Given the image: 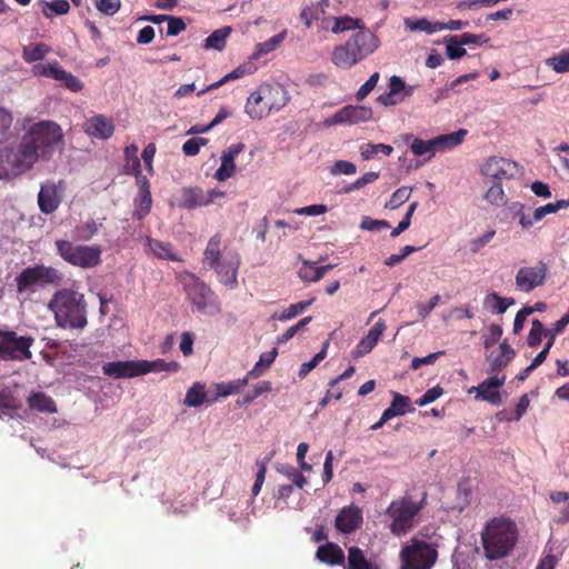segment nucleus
Returning a JSON list of instances; mask_svg holds the SVG:
<instances>
[{"label": "nucleus", "instance_id": "obj_15", "mask_svg": "<svg viewBox=\"0 0 569 569\" xmlns=\"http://www.w3.org/2000/svg\"><path fill=\"white\" fill-rule=\"evenodd\" d=\"M547 266L538 262L536 266L521 267L516 273V287L522 292H531L545 283Z\"/></svg>", "mask_w": 569, "mask_h": 569}, {"label": "nucleus", "instance_id": "obj_31", "mask_svg": "<svg viewBox=\"0 0 569 569\" xmlns=\"http://www.w3.org/2000/svg\"><path fill=\"white\" fill-rule=\"evenodd\" d=\"M140 376L150 372H176L179 369V365L174 361L167 362L163 359L156 360H139Z\"/></svg>", "mask_w": 569, "mask_h": 569}, {"label": "nucleus", "instance_id": "obj_19", "mask_svg": "<svg viewBox=\"0 0 569 569\" xmlns=\"http://www.w3.org/2000/svg\"><path fill=\"white\" fill-rule=\"evenodd\" d=\"M61 202V190L53 182H46L41 186L38 194V203L41 212L49 214L57 210Z\"/></svg>", "mask_w": 569, "mask_h": 569}, {"label": "nucleus", "instance_id": "obj_39", "mask_svg": "<svg viewBox=\"0 0 569 569\" xmlns=\"http://www.w3.org/2000/svg\"><path fill=\"white\" fill-rule=\"evenodd\" d=\"M347 569H379V567L376 562L367 560L361 549L351 547L348 551Z\"/></svg>", "mask_w": 569, "mask_h": 569}, {"label": "nucleus", "instance_id": "obj_50", "mask_svg": "<svg viewBox=\"0 0 569 569\" xmlns=\"http://www.w3.org/2000/svg\"><path fill=\"white\" fill-rule=\"evenodd\" d=\"M277 353V349H272L271 351L261 355L259 361L247 373L248 377L250 379L258 378L263 372L264 368L269 367L274 361Z\"/></svg>", "mask_w": 569, "mask_h": 569}, {"label": "nucleus", "instance_id": "obj_6", "mask_svg": "<svg viewBox=\"0 0 569 569\" xmlns=\"http://www.w3.org/2000/svg\"><path fill=\"white\" fill-rule=\"evenodd\" d=\"M399 557L400 569H431L438 559V545L416 536L401 549Z\"/></svg>", "mask_w": 569, "mask_h": 569}, {"label": "nucleus", "instance_id": "obj_1", "mask_svg": "<svg viewBox=\"0 0 569 569\" xmlns=\"http://www.w3.org/2000/svg\"><path fill=\"white\" fill-rule=\"evenodd\" d=\"M64 148V133L60 124L41 120L30 124L14 149H0V179H11L39 161H49Z\"/></svg>", "mask_w": 569, "mask_h": 569}, {"label": "nucleus", "instance_id": "obj_4", "mask_svg": "<svg viewBox=\"0 0 569 569\" xmlns=\"http://www.w3.org/2000/svg\"><path fill=\"white\" fill-rule=\"evenodd\" d=\"M48 308L53 312L61 328L82 329L87 325V305L84 296L78 291L62 289L57 291Z\"/></svg>", "mask_w": 569, "mask_h": 569}, {"label": "nucleus", "instance_id": "obj_46", "mask_svg": "<svg viewBox=\"0 0 569 569\" xmlns=\"http://www.w3.org/2000/svg\"><path fill=\"white\" fill-rule=\"evenodd\" d=\"M151 204L152 198L150 192H138L134 199L133 216L139 220L144 218L149 213Z\"/></svg>", "mask_w": 569, "mask_h": 569}, {"label": "nucleus", "instance_id": "obj_33", "mask_svg": "<svg viewBox=\"0 0 569 569\" xmlns=\"http://www.w3.org/2000/svg\"><path fill=\"white\" fill-rule=\"evenodd\" d=\"M286 37H287V30H282L280 33L271 37L267 41L257 43L253 52L250 56V59L258 60L261 57L268 54L269 52H272L283 42Z\"/></svg>", "mask_w": 569, "mask_h": 569}, {"label": "nucleus", "instance_id": "obj_54", "mask_svg": "<svg viewBox=\"0 0 569 569\" xmlns=\"http://www.w3.org/2000/svg\"><path fill=\"white\" fill-rule=\"evenodd\" d=\"M392 150H393V148L391 146H389V144H385V143H378V144L367 143V144L361 147L360 154H361L363 160H369V159H371L372 157H375L379 152H382L386 156H390Z\"/></svg>", "mask_w": 569, "mask_h": 569}, {"label": "nucleus", "instance_id": "obj_11", "mask_svg": "<svg viewBox=\"0 0 569 569\" xmlns=\"http://www.w3.org/2000/svg\"><path fill=\"white\" fill-rule=\"evenodd\" d=\"M61 272L53 267L37 264L24 269L16 279L19 293L33 292L39 286L58 283Z\"/></svg>", "mask_w": 569, "mask_h": 569}, {"label": "nucleus", "instance_id": "obj_27", "mask_svg": "<svg viewBox=\"0 0 569 569\" xmlns=\"http://www.w3.org/2000/svg\"><path fill=\"white\" fill-rule=\"evenodd\" d=\"M179 207L184 209L207 207L206 190L200 187L183 188L181 190V201Z\"/></svg>", "mask_w": 569, "mask_h": 569}, {"label": "nucleus", "instance_id": "obj_52", "mask_svg": "<svg viewBox=\"0 0 569 569\" xmlns=\"http://www.w3.org/2000/svg\"><path fill=\"white\" fill-rule=\"evenodd\" d=\"M313 302V299L300 301L297 303L290 305L288 308H286L279 316L278 319L280 321H288L303 312L309 306H311Z\"/></svg>", "mask_w": 569, "mask_h": 569}, {"label": "nucleus", "instance_id": "obj_7", "mask_svg": "<svg viewBox=\"0 0 569 569\" xmlns=\"http://www.w3.org/2000/svg\"><path fill=\"white\" fill-rule=\"evenodd\" d=\"M58 254L68 263L82 269H91L101 263L100 246H74L67 240H57Z\"/></svg>", "mask_w": 569, "mask_h": 569}, {"label": "nucleus", "instance_id": "obj_63", "mask_svg": "<svg viewBox=\"0 0 569 569\" xmlns=\"http://www.w3.org/2000/svg\"><path fill=\"white\" fill-rule=\"evenodd\" d=\"M98 223L90 220L77 228V237L82 240H89L98 232Z\"/></svg>", "mask_w": 569, "mask_h": 569}, {"label": "nucleus", "instance_id": "obj_59", "mask_svg": "<svg viewBox=\"0 0 569 569\" xmlns=\"http://www.w3.org/2000/svg\"><path fill=\"white\" fill-rule=\"evenodd\" d=\"M502 336V328L499 325H490L487 329V332L483 336V346L485 348H490L496 345Z\"/></svg>", "mask_w": 569, "mask_h": 569}, {"label": "nucleus", "instance_id": "obj_34", "mask_svg": "<svg viewBox=\"0 0 569 569\" xmlns=\"http://www.w3.org/2000/svg\"><path fill=\"white\" fill-rule=\"evenodd\" d=\"M204 402H213V399L207 398L204 385L200 382L193 383L187 391L183 405L187 407H200Z\"/></svg>", "mask_w": 569, "mask_h": 569}, {"label": "nucleus", "instance_id": "obj_60", "mask_svg": "<svg viewBox=\"0 0 569 569\" xmlns=\"http://www.w3.org/2000/svg\"><path fill=\"white\" fill-rule=\"evenodd\" d=\"M378 178H379L378 172H373V171L367 172L363 176H361L360 178H358L353 183L348 186L345 190H346V192L359 190V189L363 188L365 186L375 182Z\"/></svg>", "mask_w": 569, "mask_h": 569}, {"label": "nucleus", "instance_id": "obj_28", "mask_svg": "<svg viewBox=\"0 0 569 569\" xmlns=\"http://www.w3.org/2000/svg\"><path fill=\"white\" fill-rule=\"evenodd\" d=\"M467 133L468 131L466 129H459L455 132L435 137L433 139L436 142L437 152H446L460 146L463 142Z\"/></svg>", "mask_w": 569, "mask_h": 569}, {"label": "nucleus", "instance_id": "obj_5", "mask_svg": "<svg viewBox=\"0 0 569 569\" xmlns=\"http://www.w3.org/2000/svg\"><path fill=\"white\" fill-rule=\"evenodd\" d=\"M289 100V92L281 84L262 83L247 98L244 111L251 119L261 120L284 108Z\"/></svg>", "mask_w": 569, "mask_h": 569}, {"label": "nucleus", "instance_id": "obj_56", "mask_svg": "<svg viewBox=\"0 0 569 569\" xmlns=\"http://www.w3.org/2000/svg\"><path fill=\"white\" fill-rule=\"evenodd\" d=\"M410 194L411 188L401 187L392 193L386 207L391 210H395L399 208L401 204H403L410 198Z\"/></svg>", "mask_w": 569, "mask_h": 569}, {"label": "nucleus", "instance_id": "obj_24", "mask_svg": "<svg viewBox=\"0 0 569 569\" xmlns=\"http://www.w3.org/2000/svg\"><path fill=\"white\" fill-rule=\"evenodd\" d=\"M142 241L147 254H151L159 259L180 261V258L172 251L170 243H166L150 237H146Z\"/></svg>", "mask_w": 569, "mask_h": 569}, {"label": "nucleus", "instance_id": "obj_40", "mask_svg": "<svg viewBox=\"0 0 569 569\" xmlns=\"http://www.w3.org/2000/svg\"><path fill=\"white\" fill-rule=\"evenodd\" d=\"M250 378L248 375L242 379H236L229 382H221L216 385L217 396L213 398L216 401L218 398H226L231 395L238 393L249 382Z\"/></svg>", "mask_w": 569, "mask_h": 569}, {"label": "nucleus", "instance_id": "obj_12", "mask_svg": "<svg viewBox=\"0 0 569 569\" xmlns=\"http://www.w3.org/2000/svg\"><path fill=\"white\" fill-rule=\"evenodd\" d=\"M33 338L18 336L14 331L0 330V359L24 361L31 358Z\"/></svg>", "mask_w": 569, "mask_h": 569}, {"label": "nucleus", "instance_id": "obj_26", "mask_svg": "<svg viewBox=\"0 0 569 569\" xmlns=\"http://www.w3.org/2000/svg\"><path fill=\"white\" fill-rule=\"evenodd\" d=\"M363 22L359 19H353L348 16L331 17L322 20V28L330 30L333 33H341L345 31L357 30Z\"/></svg>", "mask_w": 569, "mask_h": 569}, {"label": "nucleus", "instance_id": "obj_25", "mask_svg": "<svg viewBox=\"0 0 569 569\" xmlns=\"http://www.w3.org/2000/svg\"><path fill=\"white\" fill-rule=\"evenodd\" d=\"M331 61L336 67L343 70H349L360 62L348 42L333 48Z\"/></svg>", "mask_w": 569, "mask_h": 569}, {"label": "nucleus", "instance_id": "obj_9", "mask_svg": "<svg viewBox=\"0 0 569 569\" xmlns=\"http://www.w3.org/2000/svg\"><path fill=\"white\" fill-rule=\"evenodd\" d=\"M188 277L190 281L186 283V291L191 303L202 315H218L221 311V307L216 293L194 276L189 274Z\"/></svg>", "mask_w": 569, "mask_h": 569}, {"label": "nucleus", "instance_id": "obj_49", "mask_svg": "<svg viewBox=\"0 0 569 569\" xmlns=\"http://www.w3.org/2000/svg\"><path fill=\"white\" fill-rule=\"evenodd\" d=\"M569 207V200H558L556 202H550L545 206L538 207L535 209V219L536 220H542L546 216L556 213L561 209H566Z\"/></svg>", "mask_w": 569, "mask_h": 569}, {"label": "nucleus", "instance_id": "obj_44", "mask_svg": "<svg viewBox=\"0 0 569 569\" xmlns=\"http://www.w3.org/2000/svg\"><path fill=\"white\" fill-rule=\"evenodd\" d=\"M41 6L42 13L47 18L67 14L70 10V4L67 0H53L51 2L42 1Z\"/></svg>", "mask_w": 569, "mask_h": 569}, {"label": "nucleus", "instance_id": "obj_64", "mask_svg": "<svg viewBox=\"0 0 569 569\" xmlns=\"http://www.w3.org/2000/svg\"><path fill=\"white\" fill-rule=\"evenodd\" d=\"M320 12L315 6H307L300 12V19L307 28H310L313 21L320 19Z\"/></svg>", "mask_w": 569, "mask_h": 569}, {"label": "nucleus", "instance_id": "obj_2", "mask_svg": "<svg viewBox=\"0 0 569 569\" xmlns=\"http://www.w3.org/2000/svg\"><path fill=\"white\" fill-rule=\"evenodd\" d=\"M518 539L516 523L506 518H493L488 521L481 532V541L486 558L502 559L510 555Z\"/></svg>", "mask_w": 569, "mask_h": 569}, {"label": "nucleus", "instance_id": "obj_29", "mask_svg": "<svg viewBox=\"0 0 569 569\" xmlns=\"http://www.w3.org/2000/svg\"><path fill=\"white\" fill-rule=\"evenodd\" d=\"M515 357V350L507 343L502 342L500 345V352L497 356L488 357V369L487 372L495 373L498 370L503 369Z\"/></svg>", "mask_w": 569, "mask_h": 569}, {"label": "nucleus", "instance_id": "obj_20", "mask_svg": "<svg viewBox=\"0 0 569 569\" xmlns=\"http://www.w3.org/2000/svg\"><path fill=\"white\" fill-rule=\"evenodd\" d=\"M387 326L385 320H379L368 331V333L357 343L352 350L353 358H361L369 353L378 343L379 339L383 335Z\"/></svg>", "mask_w": 569, "mask_h": 569}, {"label": "nucleus", "instance_id": "obj_43", "mask_svg": "<svg viewBox=\"0 0 569 569\" xmlns=\"http://www.w3.org/2000/svg\"><path fill=\"white\" fill-rule=\"evenodd\" d=\"M483 199L491 206L502 207L507 203V197L502 184L492 183L483 194Z\"/></svg>", "mask_w": 569, "mask_h": 569}, {"label": "nucleus", "instance_id": "obj_36", "mask_svg": "<svg viewBox=\"0 0 569 569\" xmlns=\"http://www.w3.org/2000/svg\"><path fill=\"white\" fill-rule=\"evenodd\" d=\"M332 268V264L318 267L315 262L303 261L299 269V277L305 281H318Z\"/></svg>", "mask_w": 569, "mask_h": 569}, {"label": "nucleus", "instance_id": "obj_22", "mask_svg": "<svg viewBox=\"0 0 569 569\" xmlns=\"http://www.w3.org/2000/svg\"><path fill=\"white\" fill-rule=\"evenodd\" d=\"M114 130L112 120L102 114L89 118L84 123V131L93 138L106 140L109 139Z\"/></svg>", "mask_w": 569, "mask_h": 569}, {"label": "nucleus", "instance_id": "obj_14", "mask_svg": "<svg viewBox=\"0 0 569 569\" xmlns=\"http://www.w3.org/2000/svg\"><path fill=\"white\" fill-rule=\"evenodd\" d=\"M357 30L358 31L353 33L347 42L361 62L376 52L380 46V40L377 34L367 29L363 23Z\"/></svg>", "mask_w": 569, "mask_h": 569}, {"label": "nucleus", "instance_id": "obj_47", "mask_svg": "<svg viewBox=\"0 0 569 569\" xmlns=\"http://www.w3.org/2000/svg\"><path fill=\"white\" fill-rule=\"evenodd\" d=\"M389 90L391 94H396L398 98H402V100L407 97H410L415 90V86L407 84L400 77L392 76L389 79Z\"/></svg>", "mask_w": 569, "mask_h": 569}, {"label": "nucleus", "instance_id": "obj_55", "mask_svg": "<svg viewBox=\"0 0 569 569\" xmlns=\"http://www.w3.org/2000/svg\"><path fill=\"white\" fill-rule=\"evenodd\" d=\"M277 470H278V472H280L283 476H286L288 479H290L292 481V483L295 486H297L298 488H303V486L307 482V480L303 477V475L299 470L293 468L292 466L282 465V466H279L277 468Z\"/></svg>", "mask_w": 569, "mask_h": 569}, {"label": "nucleus", "instance_id": "obj_35", "mask_svg": "<svg viewBox=\"0 0 569 569\" xmlns=\"http://www.w3.org/2000/svg\"><path fill=\"white\" fill-rule=\"evenodd\" d=\"M256 70V68L253 67V64L251 62H248V63H243L239 67H237L234 70H232L231 72L227 73L223 78H221L219 81L217 82H213L211 84H209L208 87H206L204 89L200 90L198 92V96H201L203 94L204 92L207 91H210L212 89H216V88H219L220 86L224 84L226 82L230 81V80H234V79H238V78H241L243 77L244 74H250L252 73L253 71Z\"/></svg>", "mask_w": 569, "mask_h": 569}, {"label": "nucleus", "instance_id": "obj_17", "mask_svg": "<svg viewBox=\"0 0 569 569\" xmlns=\"http://www.w3.org/2000/svg\"><path fill=\"white\" fill-rule=\"evenodd\" d=\"M244 149L243 143H234L221 152V164L214 172V179L226 181L236 173V158Z\"/></svg>", "mask_w": 569, "mask_h": 569}, {"label": "nucleus", "instance_id": "obj_32", "mask_svg": "<svg viewBox=\"0 0 569 569\" xmlns=\"http://www.w3.org/2000/svg\"><path fill=\"white\" fill-rule=\"evenodd\" d=\"M483 308L498 315L505 313L515 303L512 298H503L497 292H490L483 298Z\"/></svg>", "mask_w": 569, "mask_h": 569}, {"label": "nucleus", "instance_id": "obj_41", "mask_svg": "<svg viewBox=\"0 0 569 569\" xmlns=\"http://www.w3.org/2000/svg\"><path fill=\"white\" fill-rule=\"evenodd\" d=\"M405 26L410 31H423L428 34H432L443 30L441 22H431L426 18L422 19H406Z\"/></svg>", "mask_w": 569, "mask_h": 569}, {"label": "nucleus", "instance_id": "obj_45", "mask_svg": "<svg viewBox=\"0 0 569 569\" xmlns=\"http://www.w3.org/2000/svg\"><path fill=\"white\" fill-rule=\"evenodd\" d=\"M49 52V46L46 43H36L26 46L22 51V57L27 62H34L43 59Z\"/></svg>", "mask_w": 569, "mask_h": 569}, {"label": "nucleus", "instance_id": "obj_38", "mask_svg": "<svg viewBox=\"0 0 569 569\" xmlns=\"http://www.w3.org/2000/svg\"><path fill=\"white\" fill-rule=\"evenodd\" d=\"M232 29L231 27H223L214 30L206 40L203 48L206 50L221 51L226 47L227 39L229 38Z\"/></svg>", "mask_w": 569, "mask_h": 569}, {"label": "nucleus", "instance_id": "obj_42", "mask_svg": "<svg viewBox=\"0 0 569 569\" xmlns=\"http://www.w3.org/2000/svg\"><path fill=\"white\" fill-rule=\"evenodd\" d=\"M410 150L417 157L428 156L429 159L437 153L433 138L429 140L415 138L410 144Z\"/></svg>", "mask_w": 569, "mask_h": 569}, {"label": "nucleus", "instance_id": "obj_16", "mask_svg": "<svg viewBox=\"0 0 569 569\" xmlns=\"http://www.w3.org/2000/svg\"><path fill=\"white\" fill-rule=\"evenodd\" d=\"M505 382V375H492L477 386L476 398L485 400L493 406L501 405L502 399L499 389L503 386Z\"/></svg>", "mask_w": 569, "mask_h": 569}, {"label": "nucleus", "instance_id": "obj_3", "mask_svg": "<svg viewBox=\"0 0 569 569\" xmlns=\"http://www.w3.org/2000/svg\"><path fill=\"white\" fill-rule=\"evenodd\" d=\"M220 244V234L217 233L209 239L202 263L206 268L214 270L220 283L233 290L238 287V270L241 259L239 253L232 250L222 253Z\"/></svg>", "mask_w": 569, "mask_h": 569}, {"label": "nucleus", "instance_id": "obj_58", "mask_svg": "<svg viewBox=\"0 0 569 569\" xmlns=\"http://www.w3.org/2000/svg\"><path fill=\"white\" fill-rule=\"evenodd\" d=\"M96 8L106 16H113L116 14L120 7L121 1L120 0H94Z\"/></svg>", "mask_w": 569, "mask_h": 569}, {"label": "nucleus", "instance_id": "obj_21", "mask_svg": "<svg viewBox=\"0 0 569 569\" xmlns=\"http://www.w3.org/2000/svg\"><path fill=\"white\" fill-rule=\"evenodd\" d=\"M362 523V511L356 506L345 507L336 517V527L343 533L355 531Z\"/></svg>", "mask_w": 569, "mask_h": 569}, {"label": "nucleus", "instance_id": "obj_53", "mask_svg": "<svg viewBox=\"0 0 569 569\" xmlns=\"http://www.w3.org/2000/svg\"><path fill=\"white\" fill-rule=\"evenodd\" d=\"M547 329H545L542 322L538 319H535L531 325V329L528 335L527 342L530 347H538L543 337H548Z\"/></svg>", "mask_w": 569, "mask_h": 569}, {"label": "nucleus", "instance_id": "obj_51", "mask_svg": "<svg viewBox=\"0 0 569 569\" xmlns=\"http://www.w3.org/2000/svg\"><path fill=\"white\" fill-rule=\"evenodd\" d=\"M446 42V53L449 59L455 60L463 57L466 54V49L458 40L456 36H449L445 38Z\"/></svg>", "mask_w": 569, "mask_h": 569}, {"label": "nucleus", "instance_id": "obj_37", "mask_svg": "<svg viewBox=\"0 0 569 569\" xmlns=\"http://www.w3.org/2000/svg\"><path fill=\"white\" fill-rule=\"evenodd\" d=\"M28 405L31 409L40 412L54 413L57 412V406L54 401L43 392H34L29 396Z\"/></svg>", "mask_w": 569, "mask_h": 569}, {"label": "nucleus", "instance_id": "obj_10", "mask_svg": "<svg viewBox=\"0 0 569 569\" xmlns=\"http://www.w3.org/2000/svg\"><path fill=\"white\" fill-rule=\"evenodd\" d=\"M420 509L421 505L413 502L408 497L392 501L387 509V513L392 519L390 525L391 531L400 536L412 529L415 518Z\"/></svg>", "mask_w": 569, "mask_h": 569}, {"label": "nucleus", "instance_id": "obj_30", "mask_svg": "<svg viewBox=\"0 0 569 569\" xmlns=\"http://www.w3.org/2000/svg\"><path fill=\"white\" fill-rule=\"evenodd\" d=\"M317 559L327 565H340L345 560L342 549L332 542L322 545L317 550Z\"/></svg>", "mask_w": 569, "mask_h": 569}, {"label": "nucleus", "instance_id": "obj_62", "mask_svg": "<svg viewBox=\"0 0 569 569\" xmlns=\"http://www.w3.org/2000/svg\"><path fill=\"white\" fill-rule=\"evenodd\" d=\"M443 395V389L439 386H436L429 390H427L417 401L416 403L419 407H425L433 401H436L438 398H440Z\"/></svg>", "mask_w": 569, "mask_h": 569}, {"label": "nucleus", "instance_id": "obj_57", "mask_svg": "<svg viewBox=\"0 0 569 569\" xmlns=\"http://www.w3.org/2000/svg\"><path fill=\"white\" fill-rule=\"evenodd\" d=\"M12 121V114L6 109L0 108V143H3L9 139Z\"/></svg>", "mask_w": 569, "mask_h": 569}, {"label": "nucleus", "instance_id": "obj_13", "mask_svg": "<svg viewBox=\"0 0 569 569\" xmlns=\"http://www.w3.org/2000/svg\"><path fill=\"white\" fill-rule=\"evenodd\" d=\"M32 73L51 78L72 92H78L83 88V83L76 76L62 69L57 61L34 64Z\"/></svg>", "mask_w": 569, "mask_h": 569}, {"label": "nucleus", "instance_id": "obj_23", "mask_svg": "<svg viewBox=\"0 0 569 569\" xmlns=\"http://www.w3.org/2000/svg\"><path fill=\"white\" fill-rule=\"evenodd\" d=\"M340 120L343 124H359L372 118V110L366 106H346L339 109Z\"/></svg>", "mask_w": 569, "mask_h": 569}, {"label": "nucleus", "instance_id": "obj_61", "mask_svg": "<svg viewBox=\"0 0 569 569\" xmlns=\"http://www.w3.org/2000/svg\"><path fill=\"white\" fill-rule=\"evenodd\" d=\"M380 74L379 72H373L370 78L359 88L357 91V100H363L377 86L379 81Z\"/></svg>", "mask_w": 569, "mask_h": 569}, {"label": "nucleus", "instance_id": "obj_18", "mask_svg": "<svg viewBox=\"0 0 569 569\" xmlns=\"http://www.w3.org/2000/svg\"><path fill=\"white\" fill-rule=\"evenodd\" d=\"M103 375L114 378H134L140 376L139 360L112 361L102 366Z\"/></svg>", "mask_w": 569, "mask_h": 569}, {"label": "nucleus", "instance_id": "obj_8", "mask_svg": "<svg viewBox=\"0 0 569 569\" xmlns=\"http://www.w3.org/2000/svg\"><path fill=\"white\" fill-rule=\"evenodd\" d=\"M480 174L491 180L493 183H500L518 179L521 176V167L518 162L499 156L486 158L479 167Z\"/></svg>", "mask_w": 569, "mask_h": 569}, {"label": "nucleus", "instance_id": "obj_48", "mask_svg": "<svg viewBox=\"0 0 569 569\" xmlns=\"http://www.w3.org/2000/svg\"><path fill=\"white\" fill-rule=\"evenodd\" d=\"M545 63L557 73L569 72V51H561L559 54L546 59Z\"/></svg>", "mask_w": 569, "mask_h": 569}]
</instances>
